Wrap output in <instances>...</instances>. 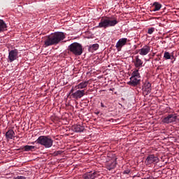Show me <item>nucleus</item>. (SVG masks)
I'll use <instances>...</instances> for the list:
<instances>
[{"instance_id": "nucleus-1", "label": "nucleus", "mask_w": 179, "mask_h": 179, "mask_svg": "<svg viewBox=\"0 0 179 179\" xmlns=\"http://www.w3.org/2000/svg\"><path fill=\"white\" fill-rule=\"evenodd\" d=\"M65 34L64 32L57 31L52 33L44 38L45 47H51V45H57L59 43L65 40Z\"/></svg>"}, {"instance_id": "nucleus-2", "label": "nucleus", "mask_w": 179, "mask_h": 179, "mask_svg": "<svg viewBox=\"0 0 179 179\" xmlns=\"http://www.w3.org/2000/svg\"><path fill=\"white\" fill-rule=\"evenodd\" d=\"M116 24H118L117 18L112 20L110 17H102L96 27L99 29H107L108 27H114Z\"/></svg>"}, {"instance_id": "nucleus-3", "label": "nucleus", "mask_w": 179, "mask_h": 179, "mask_svg": "<svg viewBox=\"0 0 179 179\" xmlns=\"http://www.w3.org/2000/svg\"><path fill=\"white\" fill-rule=\"evenodd\" d=\"M35 142L44 146L45 149H50L54 145V140L50 136H40Z\"/></svg>"}, {"instance_id": "nucleus-4", "label": "nucleus", "mask_w": 179, "mask_h": 179, "mask_svg": "<svg viewBox=\"0 0 179 179\" xmlns=\"http://www.w3.org/2000/svg\"><path fill=\"white\" fill-rule=\"evenodd\" d=\"M68 50L76 57H79L83 54V46H82V45L78 42L71 43L69 46Z\"/></svg>"}, {"instance_id": "nucleus-5", "label": "nucleus", "mask_w": 179, "mask_h": 179, "mask_svg": "<svg viewBox=\"0 0 179 179\" xmlns=\"http://www.w3.org/2000/svg\"><path fill=\"white\" fill-rule=\"evenodd\" d=\"M19 58V51L17 49H14L10 50L8 52V62H13V61H16Z\"/></svg>"}, {"instance_id": "nucleus-6", "label": "nucleus", "mask_w": 179, "mask_h": 179, "mask_svg": "<svg viewBox=\"0 0 179 179\" xmlns=\"http://www.w3.org/2000/svg\"><path fill=\"white\" fill-rule=\"evenodd\" d=\"M127 43H128V38H122L119 39L115 45L117 51H121L124 45H127Z\"/></svg>"}, {"instance_id": "nucleus-7", "label": "nucleus", "mask_w": 179, "mask_h": 179, "mask_svg": "<svg viewBox=\"0 0 179 179\" xmlns=\"http://www.w3.org/2000/svg\"><path fill=\"white\" fill-rule=\"evenodd\" d=\"M85 94H87V93L85 92V90H78L76 91L74 93L71 94V96L73 99H76V100H78L79 99H82V97H83Z\"/></svg>"}, {"instance_id": "nucleus-8", "label": "nucleus", "mask_w": 179, "mask_h": 179, "mask_svg": "<svg viewBox=\"0 0 179 179\" xmlns=\"http://www.w3.org/2000/svg\"><path fill=\"white\" fill-rule=\"evenodd\" d=\"M145 163L147 165L159 163V157L155 156V155H150L146 158Z\"/></svg>"}, {"instance_id": "nucleus-9", "label": "nucleus", "mask_w": 179, "mask_h": 179, "mask_svg": "<svg viewBox=\"0 0 179 179\" xmlns=\"http://www.w3.org/2000/svg\"><path fill=\"white\" fill-rule=\"evenodd\" d=\"M99 176L100 175L99 174V172H96V171H94L93 173L88 172L83 175V178L84 179H96V178H99Z\"/></svg>"}, {"instance_id": "nucleus-10", "label": "nucleus", "mask_w": 179, "mask_h": 179, "mask_svg": "<svg viewBox=\"0 0 179 179\" xmlns=\"http://www.w3.org/2000/svg\"><path fill=\"white\" fill-rule=\"evenodd\" d=\"M176 120H177V116L171 114L164 117L162 120V122H164L165 124H170V122H176Z\"/></svg>"}, {"instance_id": "nucleus-11", "label": "nucleus", "mask_w": 179, "mask_h": 179, "mask_svg": "<svg viewBox=\"0 0 179 179\" xmlns=\"http://www.w3.org/2000/svg\"><path fill=\"white\" fill-rule=\"evenodd\" d=\"M128 85L135 87L138 86V85H141V78L131 77L130 81L128 83Z\"/></svg>"}, {"instance_id": "nucleus-12", "label": "nucleus", "mask_w": 179, "mask_h": 179, "mask_svg": "<svg viewBox=\"0 0 179 179\" xmlns=\"http://www.w3.org/2000/svg\"><path fill=\"white\" fill-rule=\"evenodd\" d=\"M133 63L134 64L135 68H137V69H141V68L143 66V61L139 59V56L135 57V60L133 61Z\"/></svg>"}, {"instance_id": "nucleus-13", "label": "nucleus", "mask_w": 179, "mask_h": 179, "mask_svg": "<svg viewBox=\"0 0 179 179\" xmlns=\"http://www.w3.org/2000/svg\"><path fill=\"white\" fill-rule=\"evenodd\" d=\"M140 55H148L150 52V46L145 45L141 49L138 50Z\"/></svg>"}, {"instance_id": "nucleus-14", "label": "nucleus", "mask_w": 179, "mask_h": 179, "mask_svg": "<svg viewBox=\"0 0 179 179\" xmlns=\"http://www.w3.org/2000/svg\"><path fill=\"white\" fill-rule=\"evenodd\" d=\"M143 90L146 92V96H148V94H150L152 92V84L148 81H145Z\"/></svg>"}, {"instance_id": "nucleus-15", "label": "nucleus", "mask_w": 179, "mask_h": 179, "mask_svg": "<svg viewBox=\"0 0 179 179\" xmlns=\"http://www.w3.org/2000/svg\"><path fill=\"white\" fill-rule=\"evenodd\" d=\"M21 149L24 152H34V150H37V147L34 145H24L21 147Z\"/></svg>"}, {"instance_id": "nucleus-16", "label": "nucleus", "mask_w": 179, "mask_h": 179, "mask_svg": "<svg viewBox=\"0 0 179 179\" xmlns=\"http://www.w3.org/2000/svg\"><path fill=\"white\" fill-rule=\"evenodd\" d=\"M162 9V4L159 2H154L152 3V11L157 12Z\"/></svg>"}, {"instance_id": "nucleus-17", "label": "nucleus", "mask_w": 179, "mask_h": 179, "mask_svg": "<svg viewBox=\"0 0 179 179\" xmlns=\"http://www.w3.org/2000/svg\"><path fill=\"white\" fill-rule=\"evenodd\" d=\"M117 166V162L115 161H113V162H108L106 165L107 170H109V171H111V170H114Z\"/></svg>"}, {"instance_id": "nucleus-18", "label": "nucleus", "mask_w": 179, "mask_h": 179, "mask_svg": "<svg viewBox=\"0 0 179 179\" xmlns=\"http://www.w3.org/2000/svg\"><path fill=\"white\" fill-rule=\"evenodd\" d=\"M87 85H89V81L82 82L76 86V89H78V90L85 89V87H87Z\"/></svg>"}, {"instance_id": "nucleus-19", "label": "nucleus", "mask_w": 179, "mask_h": 179, "mask_svg": "<svg viewBox=\"0 0 179 179\" xmlns=\"http://www.w3.org/2000/svg\"><path fill=\"white\" fill-rule=\"evenodd\" d=\"M15 136V131L13 129H9L6 133V139H13V137Z\"/></svg>"}, {"instance_id": "nucleus-20", "label": "nucleus", "mask_w": 179, "mask_h": 179, "mask_svg": "<svg viewBox=\"0 0 179 179\" xmlns=\"http://www.w3.org/2000/svg\"><path fill=\"white\" fill-rule=\"evenodd\" d=\"M74 132H83L85 131V127L80 124H76L73 127Z\"/></svg>"}, {"instance_id": "nucleus-21", "label": "nucleus", "mask_w": 179, "mask_h": 179, "mask_svg": "<svg viewBox=\"0 0 179 179\" xmlns=\"http://www.w3.org/2000/svg\"><path fill=\"white\" fill-rule=\"evenodd\" d=\"M96 50H99V44L98 43L90 45L88 48V51L90 52H93L94 51H96Z\"/></svg>"}, {"instance_id": "nucleus-22", "label": "nucleus", "mask_w": 179, "mask_h": 179, "mask_svg": "<svg viewBox=\"0 0 179 179\" xmlns=\"http://www.w3.org/2000/svg\"><path fill=\"white\" fill-rule=\"evenodd\" d=\"M6 23L4 20H0V33L6 30Z\"/></svg>"}, {"instance_id": "nucleus-23", "label": "nucleus", "mask_w": 179, "mask_h": 179, "mask_svg": "<svg viewBox=\"0 0 179 179\" xmlns=\"http://www.w3.org/2000/svg\"><path fill=\"white\" fill-rule=\"evenodd\" d=\"M131 78H137L141 79V73H139V69H136L132 72Z\"/></svg>"}, {"instance_id": "nucleus-24", "label": "nucleus", "mask_w": 179, "mask_h": 179, "mask_svg": "<svg viewBox=\"0 0 179 179\" xmlns=\"http://www.w3.org/2000/svg\"><path fill=\"white\" fill-rule=\"evenodd\" d=\"M164 58H165V59H173V58H174V55L171 56L170 52H165L164 54Z\"/></svg>"}, {"instance_id": "nucleus-25", "label": "nucleus", "mask_w": 179, "mask_h": 179, "mask_svg": "<svg viewBox=\"0 0 179 179\" xmlns=\"http://www.w3.org/2000/svg\"><path fill=\"white\" fill-rule=\"evenodd\" d=\"M154 31H155V28L151 27V28L148 29V34H153Z\"/></svg>"}, {"instance_id": "nucleus-26", "label": "nucleus", "mask_w": 179, "mask_h": 179, "mask_svg": "<svg viewBox=\"0 0 179 179\" xmlns=\"http://www.w3.org/2000/svg\"><path fill=\"white\" fill-rule=\"evenodd\" d=\"M13 179H26V177H24V176H16V177H14Z\"/></svg>"}, {"instance_id": "nucleus-27", "label": "nucleus", "mask_w": 179, "mask_h": 179, "mask_svg": "<svg viewBox=\"0 0 179 179\" xmlns=\"http://www.w3.org/2000/svg\"><path fill=\"white\" fill-rule=\"evenodd\" d=\"M74 92H75V89H74V88H72V89L71 90V91H70V94H71H71H73Z\"/></svg>"}, {"instance_id": "nucleus-28", "label": "nucleus", "mask_w": 179, "mask_h": 179, "mask_svg": "<svg viewBox=\"0 0 179 179\" xmlns=\"http://www.w3.org/2000/svg\"><path fill=\"white\" fill-rule=\"evenodd\" d=\"M101 107H103V108H107V106H104V103H103V102L101 103Z\"/></svg>"}, {"instance_id": "nucleus-29", "label": "nucleus", "mask_w": 179, "mask_h": 179, "mask_svg": "<svg viewBox=\"0 0 179 179\" xmlns=\"http://www.w3.org/2000/svg\"><path fill=\"white\" fill-rule=\"evenodd\" d=\"M124 174H129V171H124Z\"/></svg>"}, {"instance_id": "nucleus-30", "label": "nucleus", "mask_w": 179, "mask_h": 179, "mask_svg": "<svg viewBox=\"0 0 179 179\" xmlns=\"http://www.w3.org/2000/svg\"><path fill=\"white\" fill-rule=\"evenodd\" d=\"M62 153V151H57V155H61Z\"/></svg>"}, {"instance_id": "nucleus-31", "label": "nucleus", "mask_w": 179, "mask_h": 179, "mask_svg": "<svg viewBox=\"0 0 179 179\" xmlns=\"http://www.w3.org/2000/svg\"><path fill=\"white\" fill-rule=\"evenodd\" d=\"M95 114H96V115H99V114H100V112H96L95 113Z\"/></svg>"}, {"instance_id": "nucleus-32", "label": "nucleus", "mask_w": 179, "mask_h": 179, "mask_svg": "<svg viewBox=\"0 0 179 179\" xmlns=\"http://www.w3.org/2000/svg\"><path fill=\"white\" fill-rule=\"evenodd\" d=\"M32 143V145H34V143Z\"/></svg>"}, {"instance_id": "nucleus-33", "label": "nucleus", "mask_w": 179, "mask_h": 179, "mask_svg": "<svg viewBox=\"0 0 179 179\" xmlns=\"http://www.w3.org/2000/svg\"><path fill=\"white\" fill-rule=\"evenodd\" d=\"M110 90H113V89H110Z\"/></svg>"}]
</instances>
